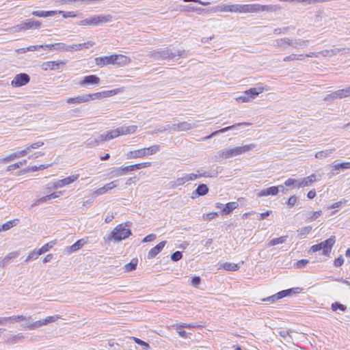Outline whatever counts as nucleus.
Instances as JSON below:
<instances>
[{
    "label": "nucleus",
    "instance_id": "28",
    "mask_svg": "<svg viewBox=\"0 0 350 350\" xmlns=\"http://www.w3.org/2000/svg\"><path fill=\"white\" fill-rule=\"evenodd\" d=\"M23 339H24L23 334L22 333H18L17 334L12 335L10 338H8L6 342L10 345H14V344H16L18 342L23 340Z\"/></svg>",
    "mask_w": 350,
    "mask_h": 350
},
{
    "label": "nucleus",
    "instance_id": "43",
    "mask_svg": "<svg viewBox=\"0 0 350 350\" xmlns=\"http://www.w3.org/2000/svg\"><path fill=\"white\" fill-rule=\"evenodd\" d=\"M55 244V241H51L48 243H46L41 248L38 249L40 254H42L46 252H48L51 248L53 247V245Z\"/></svg>",
    "mask_w": 350,
    "mask_h": 350
},
{
    "label": "nucleus",
    "instance_id": "3",
    "mask_svg": "<svg viewBox=\"0 0 350 350\" xmlns=\"http://www.w3.org/2000/svg\"><path fill=\"white\" fill-rule=\"evenodd\" d=\"M336 242V238L334 236H332L329 239H326L324 241L321 242L320 243L313 245L310 247L309 252L311 253H314L319 251H322V254L324 256H329L332 247L334 246Z\"/></svg>",
    "mask_w": 350,
    "mask_h": 350
},
{
    "label": "nucleus",
    "instance_id": "61",
    "mask_svg": "<svg viewBox=\"0 0 350 350\" xmlns=\"http://www.w3.org/2000/svg\"><path fill=\"white\" fill-rule=\"evenodd\" d=\"M155 239L156 235L154 234H150L143 239L142 243L150 242L154 241Z\"/></svg>",
    "mask_w": 350,
    "mask_h": 350
},
{
    "label": "nucleus",
    "instance_id": "62",
    "mask_svg": "<svg viewBox=\"0 0 350 350\" xmlns=\"http://www.w3.org/2000/svg\"><path fill=\"white\" fill-rule=\"evenodd\" d=\"M344 263V258L342 256H338L334 260V265L336 267H340Z\"/></svg>",
    "mask_w": 350,
    "mask_h": 350
},
{
    "label": "nucleus",
    "instance_id": "35",
    "mask_svg": "<svg viewBox=\"0 0 350 350\" xmlns=\"http://www.w3.org/2000/svg\"><path fill=\"white\" fill-rule=\"evenodd\" d=\"M51 165L50 164H42L39 166H29L27 167L26 169H25V172H36V171H38V170H44V169H46L48 168L49 167H50Z\"/></svg>",
    "mask_w": 350,
    "mask_h": 350
},
{
    "label": "nucleus",
    "instance_id": "37",
    "mask_svg": "<svg viewBox=\"0 0 350 350\" xmlns=\"http://www.w3.org/2000/svg\"><path fill=\"white\" fill-rule=\"evenodd\" d=\"M41 254L39 251V250H33V251L30 252L27 257V258L25 259V262H27L31 260H35V259H37L38 258L39 256H40Z\"/></svg>",
    "mask_w": 350,
    "mask_h": 350
},
{
    "label": "nucleus",
    "instance_id": "49",
    "mask_svg": "<svg viewBox=\"0 0 350 350\" xmlns=\"http://www.w3.org/2000/svg\"><path fill=\"white\" fill-rule=\"evenodd\" d=\"M61 44H62L61 43H56L55 44H49V45H45V46H43V45L33 46H30L29 48V50L33 51V50H36L38 49L44 48V47L51 49L53 46H59Z\"/></svg>",
    "mask_w": 350,
    "mask_h": 350
},
{
    "label": "nucleus",
    "instance_id": "10",
    "mask_svg": "<svg viewBox=\"0 0 350 350\" xmlns=\"http://www.w3.org/2000/svg\"><path fill=\"white\" fill-rule=\"evenodd\" d=\"M131 234L130 229L123 224H119L111 232V237L116 241H120L127 238Z\"/></svg>",
    "mask_w": 350,
    "mask_h": 350
},
{
    "label": "nucleus",
    "instance_id": "20",
    "mask_svg": "<svg viewBox=\"0 0 350 350\" xmlns=\"http://www.w3.org/2000/svg\"><path fill=\"white\" fill-rule=\"evenodd\" d=\"M316 175L312 174L306 178H302L300 181L298 182L297 187H305L311 185L313 183L316 182Z\"/></svg>",
    "mask_w": 350,
    "mask_h": 350
},
{
    "label": "nucleus",
    "instance_id": "31",
    "mask_svg": "<svg viewBox=\"0 0 350 350\" xmlns=\"http://www.w3.org/2000/svg\"><path fill=\"white\" fill-rule=\"evenodd\" d=\"M222 268L226 271H237L240 266L238 264L232 262H225L220 266V269Z\"/></svg>",
    "mask_w": 350,
    "mask_h": 350
},
{
    "label": "nucleus",
    "instance_id": "53",
    "mask_svg": "<svg viewBox=\"0 0 350 350\" xmlns=\"http://www.w3.org/2000/svg\"><path fill=\"white\" fill-rule=\"evenodd\" d=\"M278 193V187L273 186L267 188V192L269 196H275Z\"/></svg>",
    "mask_w": 350,
    "mask_h": 350
},
{
    "label": "nucleus",
    "instance_id": "59",
    "mask_svg": "<svg viewBox=\"0 0 350 350\" xmlns=\"http://www.w3.org/2000/svg\"><path fill=\"white\" fill-rule=\"evenodd\" d=\"M297 197L295 196H291L287 202V204L289 207H293L297 203Z\"/></svg>",
    "mask_w": 350,
    "mask_h": 350
},
{
    "label": "nucleus",
    "instance_id": "26",
    "mask_svg": "<svg viewBox=\"0 0 350 350\" xmlns=\"http://www.w3.org/2000/svg\"><path fill=\"white\" fill-rule=\"evenodd\" d=\"M202 174H185L183 177L178 179V183L179 184H184L187 182L193 180L202 176Z\"/></svg>",
    "mask_w": 350,
    "mask_h": 350
},
{
    "label": "nucleus",
    "instance_id": "12",
    "mask_svg": "<svg viewBox=\"0 0 350 350\" xmlns=\"http://www.w3.org/2000/svg\"><path fill=\"white\" fill-rule=\"evenodd\" d=\"M30 81L29 76L26 73L16 75L11 81V85L18 88L27 85Z\"/></svg>",
    "mask_w": 350,
    "mask_h": 350
},
{
    "label": "nucleus",
    "instance_id": "14",
    "mask_svg": "<svg viewBox=\"0 0 350 350\" xmlns=\"http://www.w3.org/2000/svg\"><path fill=\"white\" fill-rule=\"evenodd\" d=\"M239 206L237 202H230L225 205L221 203H217L216 207L221 209V212L224 215L230 214L234 209Z\"/></svg>",
    "mask_w": 350,
    "mask_h": 350
},
{
    "label": "nucleus",
    "instance_id": "38",
    "mask_svg": "<svg viewBox=\"0 0 350 350\" xmlns=\"http://www.w3.org/2000/svg\"><path fill=\"white\" fill-rule=\"evenodd\" d=\"M16 221L17 220H9L3 225L0 226V232L8 230L12 228L13 226H16L17 224L16 222Z\"/></svg>",
    "mask_w": 350,
    "mask_h": 350
},
{
    "label": "nucleus",
    "instance_id": "52",
    "mask_svg": "<svg viewBox=\"0 0 350 350\" xmlns=\"http://www.w3.org/2000/svg\"><path fill=\"white\" fill-rule=\"evenodd\" d=\"M312 226H306L303 228H301L299 231V235L301 237H304L305 235L309 234L311 230H312Z\"/></svg>",
    "mask_w": 350,
    "mask_h": 350
},
{
    "label": "nucleus",
    "instance_id": "11",
    "mask_svg": "<svg viewBox=\"0 0 350 350\" xmlns=\"http://www.w3.org/2000/svg\"><path fill=\"white\" fill-rule=\"evenodd\" d=\"M91 100H96L94 93L88 94L83 96L68 98L66 102L68 104L77 105L89 102Z\"/></svg>",
    "mask_w": 350,
    "mask_h": 350
},
{
    "label": "nucleus",
    "instance_id": "58",
    "mask_svg": "<svg viewBox=\"0 0 350 350\" xmlns=\"http://www.w3.org/2000/svg\"><path fill=\"white\" fill-rule=\"evenodd\" d=\"M44 145V142H41V141H39V142H35V143H33L28 146V148H29V150L31 149H36V148H38L41 146H42Z\"/></svg>",
    "mask_w": 350,
    "mask_h": 350
},
{
    "label": "nucleus",
    "instance_id": "5",
    "mask_svg": "<svg viewBox=\"0 0 350 350\" xmlns=\"http://www.w3.org/2000/svg\"><path fill=\"white\" fill-rule=\"evenodd\" d=\"M111 20L110 15H94L89 18L80 21L78 24L81 26H98L109 22Z\"/></svg>",
    "mask_w": 350,
    "mask_h": 350
},
{
    "label": "nucleus",
    "instance_id": "2",
    "mask_svg": "<svg viewBox=\"0 0 350 350\" xmlns=\"http://www.w3.org/2000/svg\"><path fill=\"white\" fill-rule=\"evenodd\" d=\"M137 129V126L135 125L122 126L107 132L104 135L101 136V138L103 140H110L120 135L134 133L136 132Z\"/></svg>",
    "mask_w": 350,
    "mask_h": 350
},
{
    "label": "nucleus",
    "instance_id": "4",
    "mask_svg": "<svg viewBox=\"0 0 350 350\" xmlns=\"http://www.w3.org/2000/svg\"><path fill=\"white\" fill-rule=\"evenodd\" d=\"M160 149L159 145H152L148 148H142L137 150H131L128 152L129 159L144 158L146 156L156 154Z\"/></svg>",
    "mask_w": 350,
    "mask_h": 350
},
{
    "label": "nucleus",
    "instance_id": "47",
    "mask_svg": "<svg viewBox=\"0 0 350 350\" xmlns=\"http://www.w3.org/2000/svg\"><path fill=\"white\" fill-rule=\"evenodd\" d=\"M331 308L333 311H336L339 309L340 310L345 312L347 310V307L345 306L338 302L333 303L331 306Z\"/></svg>",
    "mask_w": 350,
    "mask_h": 350
},
{
    "label": "nucleus",
    "instance_id": "57",
    "mask_svg": "<svg viewBox=\"0 0 350 350\" xmlns=\"http://www.w3.org/2000/svg\"><path fill=\"white\" fill-rule=\"evenodd\" d=\"M29 148L27 146L24 150L15 152L17 155V158L25 156L28 152H29Z\"/></svg>",
    "mask_w": 350,
    "mask_h": 350
},
{
    "label": "nucleus",
    "instance_id": "33",
    "mask_svg": "<svg viewBox=\"0 0 350 350\" xmlns=\"http://www.w3.org/2000/svg\"><path fill=\"white\" fill-rule=\"evenodd\" d=\"M30 319H31V317H27L23 314L8 317L9 323L24 321L29 320Z\"/></svg>",
    "mask_w": 350,
    "mask_h": 350
},
{
    "label": "nucleus",
    "instance_id": "39",
    "mask_svg": "<svg viewBox=\"0 0 350 350\" xmlns=\"http://www.w3.org/2000/svg\"><path fill=\"white\" fill-rule=\"evenodd\" d=\"M26 163H27V161L26 160H23V161H19V162L11 164V165H8L7 167L6 171H13V170H15L19 168L20 167H21L22 165H25Z\"/></svg>",
    "mask_w": 350,
    "mask_h": 350
},
{
    "label": "nucleus",
    "instance_id": "27",
    "mask_svg": "<svg viewBox=\"0 0 350 350\" xmlns=\"http://www.w3.org/2000/svg\"><path fill=\"white\" fill-rule=\"evenodd\" d=\"M42 23L40 21H33L31 19L27 20L23 24L24 29H38L41 27Z\"/></svg>",
    "mask_w": 350,
    "mask_h": 350
},
{
    "label": "nucleus",
    "instance_id": "36",
    "mask_svg": "<svg viewBox=\"0 0 350 350\" xmlns=\"http://www.w3.org/2000/svg\"><path fill=\"white\" fill-rule=\"evenodd\" d=\"M287 237L283 236L278 238H275L270 241L268 243V246H274L278 244H282L284 243L286 241Z\"/></svg>",
    "mask_w": 350,
    "mask_h": 350
},
{
    "label": "nucleus",
    "instance_id": "24",
    "mask_svg": "<svg viewBox=\"0 0 350 350\" xmlns=\"http://www.w3.org/2000/svg\"><path fill=\"white\" fill-rule=\"evenodd\" d=\"M18 255H19L18 252H12L8 254L0 262V267H4L9 263V262L11 260L17 258L18 256Z\"/></svg>",
    "mask_w": 350,
    "mask_h": 350
},
{
    "label": "nucleus",
    "instance_id": "1",
    "mask_svg": "<svg viewBox=\"0 0 350 350\" xmlns=\"http://www.w3.org/2000/svg\"><path fill=\"white\" fill-rule=\"evenodd\" d=\"M271 10V6L268 5H260L258 3L253 4H234L226 5L221 7L220 11L225 12H233L239 14L257 13L262 12H269Z\"/></svg>",
    "mask_w": 350,
    "mask_h": 350
},
{
    "label": "nucleus",
    "instance_id": "40",
    "mask_svg": "<svg viewBox=\"0 0 350 350\" xmlns=\"http://www.w3.org/2000/svg\"><path fill=\"white\" fill-rule=\"evenodd\" d=\"M304 59V55L292 54L291 55L285 57L284 58V61L288 62V61H294V60H302Z\"/></svg>",
    "mask_w": 350,
    "mask_h": 350
},
{
    "label": "nucleus",
    "instance_id": "29",
    "mask_svg": "<svg viewBox=\"0 0 350 350\" xmlns=\"http://www.w3.org/2000/svg\"><path fill=\"white\" fill-rule=\"evenodd\" d=\"M298 289H299L298 288H293L281 291L277 293V297H279V299H280L283 297L291 295L292 293H298V291H297Z\"/></svg>",
    "mask_w": 350,
    "mask_h": 350
},
{
    "label": "nucleus",
    "instance_id": "30",
    "mask_svg": "<svg viewBox=\"0 0 350 350\" xmlns=\"http://www.w3.org/2000/svg\"><path fill=\"white\" fill-rule=\"evenodd\" d=\"M209 189L206 185L201 184L199 185L198 187L194 191V193L198 196H204L208 193Z\"/></svg>",
    "mask_w": 350,
    "mask_h": 350
},
{
    "label": "nucleus",
    "instance_id": "7",
    "mask_svg": "<svg viewBox=\"0 0 350 350\" xmlns=\"http://www.w3.org/2000/svg\"><path fill=\"white\" fill-rule=\"evenodd\" d=\"M265 90L263 86L259 85L257 88H250L244 92L243 95L237 98V100L242 103H247L255 98Z\"/></svg>",
    "mask_w": 350,
    "mask_h": 350
},
{
    "label": "nucleus",
    "instance_id": "41",
    "mask_svg": "<svg viewBox=\"0 0 350 350\" xmlns=\"http://www.w3.org/2000/svg\"><path fill=\"white\" fill-rule=\"evenodd\" d=\"M334 150H325L316 152L315 157L317 159L325 158L330 155Z\"/></svg>",
    "mask_w": 350,
    "mask_h": 350
},
{
    "label": "nucleus",
    "instance_id": "21",
    "mask_svg": "<svg viewBox=\"0 0 350 350\" xmlns=\"http://www.w3.org/2000/svg\"><path fill=\"white\" fill-rule=\"evenodd\" d=\"M166 241H163L157 244L155 247H152L148 254V258L152 259L154 258L165 247Z\"/></svg>",
    "mask_w": 350,
    "mask_h": 350
},
{
    "label": "nucleus",
    "instance_id": "54",
    "mask_svg": "<svg viewBox=\"0 0 350 350\" xmlns=\"http://www.w3.org/2000/svg\"><path fill=\"white\" fill-rule=\"evenodd\" d=\"M329 53L328 51H322V52H320V53L312 52V53H310L308 54L304 55V57H318L320 53H321L323 56H325L327 55V53Z\"/></svg>",
    "mask_w": 350,
    "mask_h": 350
},
{
    "label": "nucleus",
    "instance_id": "6",
    "mask_svg": "<svg viewBox=\"0 0 350 350\" xmlns=\"http://www.w3.org/2000/svg\"><path fill=\"white\" fill-rule=\"evenodd\" d=\"M254 148V146L253 144H249L233 148L225 149L221 152V157L224 159H230L249 152Z\"/></svg>",
    "mask_w": 350,
    "mask_h": 350
},
{
    "label": "nucleus",
    "instance_id": "9",
    "mask_svg": "<svg viewBox=\"0 0 350 350\" xmlns=\"http://www.w3.org/2000/svg\"><path fill=\"white\" fill-rule=\"evenodd\" d=\"M59 319L60 316L59 315L49 316L44 319L36 321L30 323H27L23 326V328L29 330H34L49 323L55 322Z\"/></svg>",
    "mask_w": 350,
    "mask_h": 350
},
{
    "label": "nucleus",
    "instance_id": "51",
    "mask_svg": "<svg viewBox=\"0 0 350 350\" xmlns=\"http://www.w3.org/2000/svg\"><path fill=\"white\" fill-rule=\"evenodd\" d=\"M309 262L308 260L301 259L296 262L294 265L295 267L297 269H301L305 267Z\"/></svg>",
    "mask_w": 350,
    "mask_h": 350
},
{
    "label": "nucleus",
    "instance_id": "15",
    "mask_svg": "<svg viewBox=\"0 0 350 350\" xmlns=\"http://www.w3.org/2000/svg\"><path fill=\"white\" fill-rule=\"evenodd\" d=\"M124 88H116L111 90H105L99 92L94 93L96 99H102L103 98H107L113 95L118 94L124 92Z\"/></svg>",
    "mask_w": 350,
    "mask_h": 350
},
{
    "label": "nucleus",
    "instance_id": "17",
    "mask_svg": "<svg viewBox=\"0 0 350 350\" xmlns=\"http://www.w3.org/2000/svg\"><path fill=\"white\" fill-rule=\"evenodd\" d=\"M95 62L96 65L100 67L110 64L114 65L113 55L96 57Z\"/></svg>",
    "mask_w": 350,
    "mask_h": 350
},
{
    "label": "nucleus",
    "instance_id": "46",
    "mask_svg": "<svg viewBox=\"0 0 350 350\" xmlns=\"http://www.w3.org/2000/svg\"><path fill=\"white\" fill-rule=\"evenodd\" d=\"M16 158H17V155L14 152V153L10 154L1 159L0 162L3 163H7L12 160H14Z\"/></svg>",
    "mask_w": 350,
    "mask_h": 350
},
{
    "label": "nucleus",
    "instance_id": "64",
    "mask_svg": "<svg viewBox=\"0 0 350 350\" xmlns=\"http://www.w3.org/2000/svg\"><path fill=\"white\" fill-rule=\"evenodd\" d=\"M279 297H277V293L273 295H271V296H269L265 299H263L264 301H271V302H275V301L277 300H279Z\"/></svg>",
    "mask_w": 350,
    "mask_h": 350
},
{
    "label": "nucleus",
    "instance_id": "55",
    "mask_svg": "<svg viewBox=\"0 0 350 350\" xmlns=\"http://www.w3.org/2000/svg\"><path fill=\"white\" fill-rule=\"evenodd\" d=\"M182 253L180 252L177 251L172 254L171 259L173 261H178L182 258Z\"/></svg>",
    "mask_w": 350,
    "mask_h": 350
},
{
    "label": "nucleus",
    "instance_id": "63",
    "mask_svg": "<svg viewBox=\"0 0 350 350\" xmlns=\"http://www.w3.org/2000/svg\"><path fill=\"white\" fill-rule=\"evenodd\" d=\"M55 1L59 5H67L76 2L77 1V0H55Z\"/></svg>",
    "mask_w": 350,
    "mask_h": 350
},
{
    "label": "nucleus",
    "instance_id": "16",
    "mask_svg": "<svg viewBox=\"0 0 350 350\" xmlns=\"http://www.w3.org/2000/svg\"><path fill=\"white\" fill-rule=\"evenodd\" d=\"M100 79L98 77L91 75L84 77L80 83L82 86H85L87 85H98L100 83Z\"/></svg>",
    "mask_w": 350,
    "mask_h": 350
},
{
    "label": "nucleus",
    "instance_id": "25",
    "mask_svg": "<svg viewBox=\"0 0 350 350\" xmlns=\"http://www.w3.org/2000/svg\"><path fill=\"white\" fill-rule=\"evenodd\" d=\"M79 177V174H74L66 178H64L58 182V185L60 187L68 185L75 181H76Z\"/></svg>",
    "mask_w": 350,
    "mask_h": 350
},
{
    "label": "nucleus",
    "instance_id": "44",
    "mask_svg": "<svg viewBox=\"0 0 350 350\" xmlns=\"http://www.w3.org/2000/svg\"><path fill=\"white\" fill-rule=\"evenodd\" d=\"M137 260L133 259L129 263H127L124 266V269L126 271H131L136 269L137 267Z\"/></svg>",
    "mask_w": 350,
    "mask_h": 350
},
{
    "label": "nucleus",
    "instance_id": "18",
    "mask_svg": "<svg viewBox=\"0 0 350 350\" xmlns=\"http://www.w3.org/2000/svg\"><path fill=\"white\" fill-rule=\"evenodd\" d=\"M114 65L119 66H125L131 62V59L122 54H113Z\"/></svg>",
    "mask_w": 350,
    "mask_h": 350
},
{
    "label": "nucleus",
    "instance_id": "23",
    "mask_svg": "<svg viewBox=\"0 0 350 350\" xmlns=\"http://www.w3.org/2000/svg\"><path fill=\"white\" fill-rule=\"evenodd\" d=\"M332 96L334 98H343L350 96V86L334 92Z\"/></svg>",
    "mask_w": 350,
    "mask_h": 350
},
{
    "label": "nucleus",
    "instance_id": "22",
    "mask_svg": "<svg viewBox=\"0 0 350 350\" xmlns=\"http://www.w3.org/2000/svg\"><path fill=\"white\" fill-rule=\"evenodd\" d=\"M86 243V241L83 239H79L76 243H75L73 245L67 247L65 250L68 254H72L75 252L78 251L80 250L85 244Z\"/></svg>",
    "mask_w": 350,
    "mask_h": 350
},
{
    "label": "nucleus",
    "instance_id": "32",
    "mask_svg": "<svg viewBox=\"0 0 350 350\" xmlns=\"http://www.w3.org/2000/svg\"><path fill=\"white\" fill-rule=\"evenodd\" d=\"M243 124H245V123H238V124H234V125H232V126H227V127H225V128H223V129H221L218 131H216L215 132H213L210 136L208 137V138H211L213 137V136L217 135L218 133H225L229 130H231L232 129H234L235 127H237V126H241V125H243Z\"/></svg>",
    "mask_w": 350,
    "mask_h": 350
},
{
    "label": "nucleus",
    "instance_id": "56",
    "mask_svg": "<svg viewBox=\"0 0 350 350\" xmlns=\"http://www.w3.org/2000/svg\"><path fill=\"white\" fill-rule=\"evenodd\" d=\"M201 282V278L199 276H194L191 280V285L197 287Z\"/></svg>",
    "mask_w": 350,
    "mask_h": 350
},
{
    "label": "nucleus",
    "instance_id": "34",
    "mask_svg": "<svg viewBox=\"0 0 350 350\" xmlns=\"http://www.w3.org/2000/svg\"><path fill=\"white\" fill-rule=\"evenodd\" d=\"M332 167L335 171L350 169V162H343L341 163L334 164L332 165Z\"/></svg>",
    "mask_w": 350,
    "mask_h": 350
},
{
    "label": "nucleus",
    "instance_id": "45",
    "mask_svg": "<svg viewBox=\"0 0 350 350\" xmlns=\"http://www.w3.org/2000/svg\"><path fill=\"white\" fill-rule=\"evenodd\" d=\"M62 194V192L59 191V192H55V193H53L50 195H47L43 198H42L40 201V202H45L46 200H49L51 199H53V198H58L59 196H60V195Z\"/></svg>",
    "mask_w": 350,
    "mask_h": 350
},
{
    "label": "nucleus",
    "instance_id": "13",
    "mask_svg": "<svg viewBox=\"0 0 350 350\" xmlns=\"http://www.w3.org/2000/svg\"><path fill=\"white\" fill-rule=\"evenodd\" d=\"M66 64V61H49L42 64L41 68L44 71L58 70Z\"/></svg>",
    "mask_w": 350,
    "mask_h": 350
},
{
    "label": "nucleus",
    "instance_id": "19",
    "mask_svg": "<svg viewBox=\"0 0 350 350\" xmlns=\"http://www.w3.org/2000/svg\"><path fill=\"white\" fill-rule=\"evenodd\" d=\"M116 180L115 181H112L109 183H107L105 185H104L103 187H100L97 189H96L94 191V193L96 196H100V195H103L105 194V193H107V191L114 189L115 187H116Z\"/></svg>",
    "mask_w": 350,
    "mask_h": 350
},
{
    "label": "nucleus",
    "instance_id": "48",
    "mask_svg": "<svg viewBox=\"0 0 350 350\" xmlns=\"http://www.w3.org/2000/svg\"><path fill=\"white\" fill-rule=\"evenodd\" d=\"M134 170H135V169H134L133 165H128L126 167H121L118 169V171L120 172V174H125L128 172H131V171H134Z\"/></svg>",
    "mask_w": 350,
    "mask_h": 350
},
{
    "label": "nucleus",
    "instance_id": "42",
    "mask_svg": "<svg viewBox=\"0 0 350 350\" xmlns=\"http://www.w3.org/2000/svg\"><path fill=\"white\" fill-rule=\"evenodd\" d=\"M131 338L137 345L142 346L144 349H148L150 348V345L145 341L142 340L141 339L132 336Z\"/></svg>",
    "mask_w": 350,
    "mask_h": 350
},
{
    "label": "nucleus",
    "instance_id": "60",
    "mask_svg": "<svg viewBox=\"0 0 350 350\" xmlns=\"http://www.w3.org/2000/svg\"><path fill=\"white\" fill-rule=\"evenodd\" d=\"M297 183H298V182L296 180L293 179V178H288L284 182V185L286 187H291V186H293V185H296L297 186Z\"/></svg>",
    "mask_w": 350,
    "mask_h": 350
},
{
    "label": "nucleus",
    "instance_id": "8",
    "mask_svg": "<svg viewBox=\"0 0 350 350\" xmlns=\"http://www.w3.org/2000/svg\"><path fill=\"white\" fill-rule=\"evenodd\" d=\"M62 14V17L64 18H75L77 16V14L72 12H65V11H56V10H50V11H33L32 12V14L33 16H38V17H42V18H46L49 16H53L57 14Z\"/></svg>",
    "mask_w": 350,
    "mask_h": 350
},
{
    "label": "nucleus",
    "instance_id": "50",
    "mask_svg": "<svg viewBox=\"0 0 350 350\" xmlns=\"http://www.w3.org/2000/svg\"><path fill=\"white\" fill-rule=\"evenodd\" d=\"M151 164H152L151 162L148 161V162H142V163L134 164L133 166H134L135 170H139L142 168L150 167L151 165Z\"/></svg>",
    "mask_w": 350,
    "mask_h": 350
}]
</instances>
